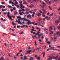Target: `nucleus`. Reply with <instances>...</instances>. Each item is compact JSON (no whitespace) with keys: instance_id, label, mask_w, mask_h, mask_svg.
I'll return each mask as SVG.
<instances>
[{"instance_id":"cd10ccee","label":"nucleus","mask_w":60,"mask_h":60,"mask_svg":"<svg viewBox=\"0 0 60 60\" xmlns=\"http://www.w3.org/2000/svg\"><path fill=\"white\" fill-rule=\"evenodd\" d=\"M43 35V34H40L39 35L40 36H41V35Z\"/></svg>"},{"instance_id":"72a5a7b5","label":"nucleus","mask_w":60,"mask_h":60,"mask_svg":"<svg viewBox=\"0 0 60 60\" xmlns=\"http://www.w3.org/2000/svg\"><path fill=\"white\" fill-rule=\"evenodd\" d=\"M53 31H51V32L50 34H53Z\"/></svg>"},{"instance_id":"ea45409f","label":"nucleus","mask_w":60,"mask_h":60,"mask_svg":"<svg viewBox=\"0 0 60 60\" xmlns=\"http://www.w3.org/2000/svg\"><path fill=\"white\" fill-rule=\"evenodd\" d=\"M48 16H46L45 17V19H48Z\"/></svg>"},{"instance_id":"5701e85b","label":"nucleus","mask_w":60,"mask_h":60,"mask_svg":"<svg viewBox=\"0 0 60 60\" xmlns=\"http://www.w3.org/2000/svg\"><path fill=\"white\" fill-rule=\"evenodd\" d=\"M53 15V13H52V14H51L49 15V16L50 17H51V16H52Z\"/></svg>"},{"instance_id":"49530a36","label":"nucleus","mask_w":60,"mask_h":60,"mask_svg":"<svg viewBox=\"0 0 60 60\" xmlns=\"http://www.w3.org/2000/svg\"><path fill=\"white\" fill-rule=\"evenodd\" d=\"M39 50H41H41H42V49H41V48H39Z\"/></svg>"},{"instance_id":"f3484780","label":"nucleus","mask_w":60,"mask_h":60,"mask_svg":"<svg viewBox=\"0 0 60 60\" xmlns=\"http://www.w3.org/2000/svg\"><path fill=\"white\" fill-rule=\"evenodd\" d=\"M8 55L10 57H12V56H11V55L9 54V53H8Z\"/></svg>"},{"instance_id":"13d9d810","label":"nucleus","mask_w":60,"mask_h":60,"mask_svg":"<svg viewBox=\"0 0 60 60\" xmlns=\"http://www.w3.org/2000/svg\"><path fill=\"white\" fill-rule=\"evenodd\" d=\"M37 25H38V24L37 23H36L35 24H34V25H35V26H37Z\"/></svg>"},{"instance_id":"423d86ee","label":"nucleus","mask_w":60,"mask_h":60,"mask_svg":"<svg viewBox=\"0 0 60 60\" xmlns=\"http://www.w3.org/2000/svg\"><path fill=\"white\" fill-rule=\"evenodd\" d=\"M39 41H40V44H43V43H42V42L41 41V40L40 39H39Z\"/></svg>"},{"instance_id":"0e129e2a","label":"nucleus","mask_w":60,"mask_h":60,"mask_svg":"<svg viewBox=\"0 0 60 60\" xmlns=\"http://www.w3.org/2000/svg\"><path fill=\"white\" fill-rule=\"evenodd\" d=\"M26 14H28L29 12H28L27 11V12H26Z\"/></svg>"},{"instance_id":"4468645a","label":"nucleus","mask_w":60,"mask_h":60,"mask_svg":"<svg viewBox=\"0 0 60 60\" xmlns=\"http://www.w3.org/2000/svg\"><path fill=\"white\" fill-rule=\"evenodd\" d=\"M41 24H43V25H45V22H44L43 21H41Z\"/></svg>"},{"instance_id":"338daca9","label":"nucleus","mask_w":60,"mask_h":60,"mask_svg":"<svg viewBox=\"0 0 60 60\" xmlns=\"http://www.w3.org/2000/svg\"><path fill=\"white\" fill-rule=\"evenodd\" d=\"M57 48H60V46H57Z\"/></svg>"},{"instance_id":"f03ea898","label":"nucleus","mask_w":60,"mask_h":60,"mask_svg":"<svg viewBox=\"0 0 60 60\" xmlns=\"http://www.w3.org/2000/svg\"><path fill=\"white\" fill-rule=\"evenodd\" d=\"M27 21H28V22L26 23L27 24H28V25H29L30 24H31V22L29 20L27 19Z\"/></svg>"},{"instance_id":"f704fd0d","label":"nucleus","mask_w":60,"mask_h":60,"mask_svg":"<svg viewBox=\"0 0 60 60\" xmlns=\"http://www.w3.org/2000/svg\"><path fill=\"white\" fill-rule=\"evenodd\" d=\"M57 38V36H56V37H54V39H56Z\"/></svg>"},{"instance_id":"9b49d317","label":"nucleus","mask_w":60,"mask_h":60,"mask_svg":"<svg viewBox=\"0 0 60 60\" xmlns=\"http://www.w3.org/2000/svg\"><path fill=\"white\" fill-rule=\"evenodd\" d=\"M9 14H10V12H8V14L7 15V16H8V17L9 18V17H10L11 16V15H9Z\"/></svg>"},{"instance_id":"1a4fd4ad","label":"nucleus","mask_w":60,"mask_h":60,"mask_svg":"<svg viewBox=\"0 0 60 60\" xmlns=\"http://www.w3.org/2000/svg\"><path fill=\"white\" fill-rule=\"evenodd\" d=\"M32 51V50H30V51H28V50L27 51V52L29 53V54H30V52Z\"/></svg>"},{"instance_id":"2f4dec72","label":"nucleus","mask_w":60,"mask_h":60,"mask_svg":"<svg viewBox=\"0 0 60 60\" xmlns=\"http://www.w3.org/2000/svg\"><path fill=\"white\" fill-rule=\"evenodd\" d=\"M41 39H44V37L43 36H42L41 37Z\"/></svg>"},{"instance_id":"b1692460","label":"nucleus","mask_w":60,"mask_h":60,"mask_svg":"<svg viewBox=\"0 0 60 60\" xmlns=\"http://www.w3.org/2000/svg\"><path fill=\"white\" fill-rule=\"evenodd\" d=\"M12 34L13 36H16V34Z\"/></svg>"},{"instance_id":"f257e3e1","label":"nucleus","mask_w":60,"mask_h":60,"mask_svg":"<svg viewBox=\"0 0 60 60\" xmlns=\"http://www.w3.org/2000/svg\"><path fill=\"white\" fill-rule=\"evenodd\" d=\"M42 5H41L40 7H42V8H44V6H46V4L45 2H43L42 3Z\"/></svg>"},{"instance_id":"20e7f679","label":"nucleus","mask_w":60,"mask_h":60,"mask_svg":"<svg viewBox=\"0 0 60 60\" xmlns=\"http://www.w3.org/2000/svg\"><path fill=\"white\" fill-rule=\"evenodd\" d=\"M27 18H29V19H31V15L30 14H29L27 16Z\"/></svg>"},{"instance_id":"79ce46f5","label":"nucleus","mask_w":60,"mask_h":60,"mask_svg":"<svg viewBox=\"0 0 60 60\" xmlns=\"http://www.w3.org/2000/svg\"><path fill=\"white\" fill-rule=\"evenodd\" d=\"M11 3H12V1H11V0H10L9 1V4H11Z\"/></svg>"},{"instance_id":"a878e982","label":"nucleus","mask_w":60,"mask_h":60,"mask_svg":"<svg viewBox=\"0 0 60 60\" xmlns=\"http://www.w3.org/2000/svg\"><path fill=\"white\" fill-rule=\"evenodd\" d=\"M54 49V47H52L50 48V49Z\"/></svg>"},{"instance_id":"393cba45","label":"nucleus","mask_w":60,"mask_h":60,"mask_svg":"<svg viewBox=\"0 0 60 60\" xmlns=\"http://www.w3.org/2000/svg\"><path fill=\"white\" fill-rule=\"evenodd\" d=\"M8 18H9L10 19H11L12 21L13 20L12 19H11V17H9Z\"/></svg>"},{"instance_id":"de8ad7c7","label":"nucleus","mask_w":60,"mask_h":60,"mask_svg":"<svg viewBox=\"0 0 60 60\" xmlns=\"http://www.w3.org/2000/svg\"><path fill=\"white\" fill-rule=\"evenodd\" d=\"M23 21H25V20L26 19V18L24 17L23 18Z\"/></svg>"},{"instance_id":"bf43d9fd","label":"nucleus","mask_w":60,"mask_h":60,"mask_svg":"<svg viewBox=\"0 0 60 60\" xmlns=\"http://www.w3.org/2000/svg\"><path fill=\"white\" fill-rule=\"evenodd\" d=\"M37 59H40V57H37Z\"/></svg>"},{"instance_id":"412c9836","label":"nucleus","mask_w":60,"mask_h":60,"mask_svg":"<svg viewBox=\"0 0 60 60\" xmlns=\"http://www.w3.org/2000/svg\"><path fill=\"white\" fill-rule=\"evenodd\" d=\"M25 10L26 11H29V9L28 8H26L25 9Z\"/></svg>"},{"instance_id":"ddd939ff","label":"nucleus","mask_w":60,"mask_h":60,"mask_svg":"<svg viewBox=\"0 0 60 60\" xmlns=\"http://www.w3.org/2000/svg\"><path fill=\"white\" fill-rule=\"evenodd\" d=\"M44 30L45 31V32H47V31H48V30L47 29H46V28H45L44 29Z\"/></svg>"},{"instance_id":"680f3d73","label":"nucleus","mask_w":60,"mask_h":60,"mask_svg":"<svg viewBox=\"0 0 60 60\" xmlns=\"http://www.w3.org/2000/svg\"><path fill=\"white\" fill-rule=\"evenodd\" d=\"M13 9L14 10H16V8H15V7H14V8H13Z\"/></svg>"},{"instance_id":"37998d69","label":"nucleus","mask_w":60,"mask_h":60,"mask_svg":"<svg viewBox=\"0 0 60 60\" xmlns=\"http://www.w3.org/2000/svg\"><path fill=\"white\" fill-rule=\"evenodd\" d=\"M6 10L5 9L4 10V9H3L2 10V11H5Z\"/></svg>"},{"instance_id":"0eeeda50","label":"nucleus","mask_w":60,"mask_h":60,"mask_svg":"<svg viewBox=\"0 0 60 60\" xmlns=\"http://www.w3.org/2000/svg\"><path fill=\"white\" fill-rule=\"evenodd\" d=\"M59 22H60V21H59L57 20L55 21V23H56V24H57V25H58V23H59Z\"/></svg>"},{"instance_id":"052dcab7","label":"nucleus","mask_w":60,"mask_h":60,"mask_svg":"<svg viewBox=\"0 0 60 60\" xmlns=\"http://www.w3.org/2000/svg\"><path fill=\"white\" fill-rule=\"evenodd\" d=\"M36 50L37 51V50H38V51H39V48H37V49Z\"/></svg>"},{"instance_id":"2eb2a0df","label":"nucleus","mask_w":60,"mask_h":60,"mask_svg":"<svg viewBox=\"0 0 60 60\" xmlns=\"http://www.w3.org/2000/svg\"><path fill=\"white\" fill-rule=\"evenodd\" d=\"M4 60V58L3 57H2L1 58H0V60Z\"/></svg>"},{"instance_id":"dca6fc26","label":"nucleus","mask_w":60,"mask_h":60,"mask_svg":"<svg viewBox=\"0 0 60 60\" xmlns=\"http://www.w3.org/2000/svg\"><path fill=\"white\" fill-rule=\"evenodd\" d=\"M24 60H26V59H27V57H26V56H24Z\"/></svg>"},{"instance_id":"a18cd8bd","label":"nucleus","mask_w":60,"mask_h":60,"mask_svg":"<svg viewBox=\"0 0 60 60\" xmlns=\"http://www.w3.org/2000/svg\"><path fill=\"white\" fill-rule=\"evenodd\" d=\"M45 39H46V42H48V39H47V38H46Z\"/></svg>"},{"instance_id":"09e8293b","label":"nucleus","mask_w":60,"mask_h":60,"mask_svg":"<svg viewBox=\"0 0 60 60\" xmlns=\"http://www.w3.org/2000/svg\"><path fill=\"white\" fill-rule=\"evenodd\" d=\"M60 33V32H58L56 33L57 34H58Z\"/></svg>"},{"instance_id":"7ed1b4c3","label":"nucleus","mask_w":60,"mask_h":60,"mask_svg":"<svg viewBox=\"0 0 60 60\" xmlns=\"http://www.w3.org/2000/svg\"><path fill=\"white\" fill-rule=\"evenodd\" d=\"M15 22H18V23H19V24L20 25H23L22 23L20 21H18V19H16V21H15Z\"/></svg>"},{"instance_id":"58836bf2","label":"nucleus","mask_w":60,"mask_h":60,"mask_svg":"<svg viewBox=\"0 0 60 60\" xmlns=\"http://www.w3.org/2000/svg\"><path fill=\"white\" fill-rule=\"evenodd\" d=\"M3 6L2 5H0V9H1L2 8V7H3Z\"/></svg>"},{"instance_id":"4c0bfd02","label":"nucleus","mask_w":60,"mask_h":60,"mask_svg":"<svg viewBox=\"0 0 60 60\" xmlns=\"http://www.w3.org/2000/svg\"><path fill=\"white\" fill-rule=\"evenodd\" d=\"M37 23L38 24H41V22H40V21H39Z\"/></svg>"},{"instance_id":"aec40b11","label":"nucleus","mask_w":60,"mask_h":60,"mask_svg":"<svg viewBox=\"0 0 60 60\" xmlns=\"http://www.w3.org/2000/svg\"><path fill=\"white\" fill-rule=\"evenodd\" d=\"M20 25H19L17 26V28H20Z\"/></svg>"},{"instance_id":"a211bd4d","label":"nucleus","mask_w":60,"mask_h":60,"mask_svg":"<svg viewBox=\"0 0 60 60\" xmlns=\"http://www.w3.org/2000/svg\"><path fill=\"white\" fill-rule=\"evenodd\" d=\"M30 22L31 23V24H33L34 25V24H35L34 23H35L34 22Z\"/></svg>"},{"instance_id":"7c9ffc66","label":"nucleus","mask_w":60,"mask_h":60,"mask_svg":"<svg viewBox=\"0 0 60 60\" xmlns=\"http://www.w3.org/2000/svg\"><path fill=\"white\" fill-rule=\"evenodd\" d=\"M36 29H41V28H39V27H37L36 28Z\"/></svg>"},{"instance_id":"39448f33","label":"nucleus","mask_w":60,"mask_h":60,"mask_svg":"<svg viewBox=\"0 0 60 60\" xmlns=\"http://www.w3.org/2000/svg\"><path fill=\"white\" fill-rule=\"evenodd\" d=\"M58 56H57L56 57H54V56H53L52 57V58H53V59H56L57 60V58H58Z\"/></svg>"},{"instance_id":"603ef678","label":"nucleus","mask_w":60,"mask_h":60,"mask_svg":"<svg viewBox=\"0 0 60 60\" xmlns=\"http://www.w3.org/2000/svg\"><path fill=\"white\" fill-rule=\"evenodd\" d=\"M29 7L30 8H33V7L31 6H29Z\"/></svg>"},{"instance_id":"473e14b6","label":"nucleus","mask_w":60,"mask_h":60,"mask_svg":"<svg viewBox=\"0 0 60 60\" xmlns=\"http://www.w3.org/2000/svg\"><path fill=\"white\" fill-rule=\"evenodd\" d=\"M22 11H25V10L24 9H22Z\"/></svg>"},{"instance_id":"6ab92c4d","label":"nucleus","mask_w":60,"mask_h":60,"mask_svg":"<svg viewBox=\"0 0 60 60\" xmlns=\"http://www.w3.org/2000/svg\"><path fill=\"white\" fill-rule=\"evenodd\" d=\"M38 19H39V21H41V20H42V19L41 18H39L38 19Z\"/></svg>"},{"instance_id":"f8f14e48","label":"nucleus","mask_w":60,"mask_h":60,"mask_svg":"<svg viewBox=\"0 0 60 60\" xmlns=\"http://www.w3.org/2000/svg\"><path fill=\"white\" fill-rule=\"evenodd\" d=\"M8 7H9V8H10L11 9H12V8H13L12 7H11V6H10L9 5H8Z\"/></svg>"},{"instance_id":"c756f323","label":"nucleus","mask_w":60,"mask_h":60,"mask_svg":"<svg viewBox=\"0 0 60 60\" xmlns=\"http://www.w3.org/2000/svg\"><path fill=\"white\" fill-rule=\"evenodd\" d=\"M60 26H59L58 27V28L59 30H60Z\"/></svg>"},{"instance_id":"8fccbe9b","label":"nucleus","mask_w":60,"mask_h":60,"mask_svg":"<svg viewBox=\"0 0 60 60\" xmlns=\"http://www.w3.org/2000/svg\"><path fill=\"white\" fill-rule=\"evenodd\" d=\"M14 15H15V14H16L17 13V12H14Z\"/></svg>"},{"instance_id":"9d476101","label":"nucleus","mask_w":60,"mask_h":60,"mask_svg":"<svg viewBox=\"0 0 60 60\" xmlns=\"http://www.w3.org/2000/svg\"><path fill=\"white\" fill-rule=\"evenodd\" d=\"M49 57H50V58H49L48 59V60H52V57L51 56H50Z\"/></svg>"},{"instance_id":"69168bd1","label":"nucleus","mask_w":60,"mask_h":60,"mask_svg":"<svg viewBox=\"0 0 60 60\" xmlns=\"http://www.w3.org/2000/svg\"><path fill=\"white\" fill-rule=\"evenodd\" d=\"M32 37L33 38V39H34V36H32Z\"/></svg>"},{"instance_id":"a19ab883","label":"nucleus","mask_w":60,"mask_h":60,"mask_svg":"<svg viewBox=\"0 0 60 60\" xmlns=\"http://www.w3.org/2000/svg\"><path fill=\"white\" fill-rule=\"evenodd\" d=\"M35 46H36V45H37V44H36V41H35Z\"/></svg>"},{"instance_id":"864d4df0","label":"nucleus","mask_w":60,"mask_h":60,"mask_svg":"<svg viewBox=\"0 0 60 60\" xmlns=\"http://www.w3.org/2000/svg\"><path fill=\"white\" fill-rule=\"evenodd\" d=\"M15 4H18V2H17V1H16L15 2Z\"/></svg>"},{"instance_id":"e433bc0d","label":"nucleus","mask_w":60,"mask_h":60,"mask_svg":"<svg viewBox=\"0 0 60 60\" xmlns=\"http://www.w3.org/2000/svg\"><path fill=\"white\" fill-rule=\"evenodd\" d=\"M23 33V32H22L21 33H20L19 34H22Z\"/></svg>"},{"instance_id":"774afa93","label":"nucleus","mask_w":60,"mask_h":60,"mask_svg":"<svg viewBox=\"0 0 60 60\" xmlns=\"http://www.w3.org/2000/svg\"><path fill=\"white\" fill-rule=\"evenodd\" d=\"M60 57H59L58 58V60H60Z\"/></svg>"},{"instance_id":"4d7b16f0","label":"nucleus","mask_w":60,"mask_h":60,"mask_svg":"<svg viewBox=\"0 0 60 60\" xmlns=\"http://www.w3.org/2000/svg\"><path fill=\"white\" fill-rule=\"evenodd\" d=\"M22 1H21L20 2V4H22Z\"/></svg>"},{"instance_id":"c85d7f7f","label":"nucleus","mask_w":60,"mask_h":60,"mask_svg":"<svg viewBox=\"0 0 60 60\" xmlns=\"http://www.w3.org/2000/svg\"><path fill=\"white\" fill-rule=\"evenodd\" d=\"M51 43V42L50 41H49L47 42V43L48 44H50V43Z\"/></svg>"},{"instance_id":"6e6d98bb","label":"nucleus","mask_w":60,"mask_h":60,"mask_svg":"<svg viewBox=\"0 0 60 60\" xmlns=\"http://www.w3.org/2000/svg\"><path fill=\"white\" fill-rule=\"evenodd\" d=\"M20 6H23V5L22 4H20Z\"/></svg>"},{"instance_id":"bb28decb","label":"nucleus","mask_w":60,"mask_h":60,"mask_svg":"<svg viewBox=\"0 0 60 60\" xmlns=\"http://www.w3.org/2000/svg\"><path fill=\"white\" fill-rule=\"evenodd\" d=\"M19 18H20V19H21V17L20 16H18L17 17V19H19Z\"/></svg>"},{"instance_id":"c9c22d12","label":"nucleus","mask_w":60,"mask_h":60,"mask_svg":"<svg viewBox=\"0 0 60 60\" xmlns=\"http://www.w3.org/2000/svg\"><path fill=\"white\" fill-rule=\"evenodd\" d=\"M46 45H44V49H46Z\"/></svg>"},{"instance_id":"6e6552de","label":"nucleus","mask_w":60,"mask_h":60,"mask_svg":"<svg viewBox=\"0 0 60 60\" xmlns=\"http://www.w3.org/2000/svg\"><path fill=\"white\" fill-rule=\"evenodd\" d=\"M49 31L50 32H51V31H52V26H50V27L49 28Z\"/></svg>"},{"instance_id":"e2e57ef3","label":"nucleus","mask_w":60,"mask_h":60,"mask_svg":"<svg viewBox=\"0 0 60 60\" xmlns=\"http://www.w3.org/2000/svg\"><path fill=\"white\" fill-rule=\"evenodd\" d=\"M38 14L39 15H40L41 16V14H40V13H38Z\"/></svg>"},{"instance_id":"5fc2aeb1","label":"nucleus","mask_w":60,"mask_h":60,"mask_svg":"<svg viewBox=\"0 0 60 60\" xmlns=\"http://www.w3.org/2000/svg\"><path fill=\"white\" fill-rule=\"evenodd\" d=\"M34 14H33L31 16L32 17H34Z\"/></svg>"},{"instance_id":"4be33fe9","label":"nucleus","mask_w":60,"mask_h":60,"mask_svg":"<svg viewBox=\"0 0 60 60\" xmlns=\"http://www.w3.org/2000/svg\"><path fill=\"white\" fill-rule=\"evenodd\" d=\"M30 60H33V58L32 57H30Z\"/></svg>"},{"instance_id":"3c124183","label":"nucleus","mask_w":60,"mask_h":60,"mask_svg":"<svg viewBox=\"0 0 60 60\" xmlns=\"http://www.w3.org/2000/svg\"><path fill=\"white\" fill-rule=\"evenodd\" d=\"M45 53H44L43 54V57H44V56H45Z\"/></svg>"},{"instance_id":"c03bdc74","label":"nucleus","mask_w":60,"mask_h":60,"mask_svg":"<svg viewBox=\"0 0 60 60\" xmlns=\"http://www.w3.org/2000/svg\"><path fill=\"white\" fill-rule=\"evenodd\" d=\"M17 8H20V7H19V5H17Z\"/></svg>"}]
</instances>
